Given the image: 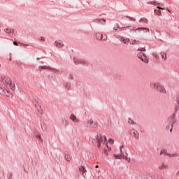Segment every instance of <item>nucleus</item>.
<instances>
[{"label": "nucleus", "instance_id": "obj_13", "mask_svg": "<svg viewBox=\"0 0 179 179\" xmlns=\"http://www.w3.org/2000/svg\"><path fill=\"white\" fill-rule=\"evenodd\" d=\"M4 31L6 34H15V29H13L6 28L4 29Z\"/></svg>", "mask_w": 179, "mask_h": 179}, {"label": "nucleus", "instance_id": "obj_12", "mask_svg": "<svg viewBox=\"0 0 179 179\" xmlns=\"http://www.w3.org/2000/svg\"><path fill=\"white\" fill-rule=\"evenodd\" d=\"M74 62L76 65H79V64H86V61L83 59H74Z\"/></svg>", "mask_w": 179, "mask_h": 179}, {"label": "nucleus", "instance_id": "obj_17", "mask_svg": "<svg viewBox=\"0 0 179 179\" xmlns=\"http://www.w3.org/2000/svg\"><path fill=\"white\" fill-rule=\"evenodd\" d=\"M130 44H131V45H135V44H141V41H138L136 39H133L130 42Z\"/></svg>", "mask_w": 179, "mask_h": 179}, {"label": "nucleus", "instance_id": "obj_39", "mask_svg": "<svg viewBox=\"0 0 179 179\" xmlns=\"http://www.w3.org/2000/svg\"><path fill=\"white\" fill-rule=\"evenodd\" d=\"M157 9H163V8H162V7L158 6Z\"/></svg>", "mask_w": 179, "mask_h": 179}, {"label": "nucleus", "instance_id": "obj_34", "mask_svg": "<svg viewBox=\"0 0 179 179\" xmlns=\"http://www.w3.org/2000/svg\"><path fill=\"white\" fill-rule=\"evenodd\" d=\"M103 41H106L107 40V36H106L103 38Z\"/></svg>", "mask_w": 179, "mask_h": 179}, {"label": "nucleus", "instance_id": "obj_16", "mask_svg": "<svg viewBox=\"0 0 179 179\" xmlns=\"http://www.w3.org/2000/svg\"><path fill=\"white\" fill-rule=\"evenodd\" d=\"M94 22H95V23H102V24H106V20L104 19H96L94 20Z\"/></svg>", "mask_w": 179, "mask_h": 179}, {"label": "nucleus", "instance_id": "obj_28", "mask_svg": "<svg viewBox=\"0 0 179 179\" xmlns=\"http://www.w3.org/2000/svg\"><path fill=\"white\" fill-rule=\"evenodd\" d=\"M138 51H143V52H145V51H146V49L145 48H140L138 49Z\"/></svg>", "mask_w": 179, "mask_h": 179}, {"label": "nucleus", "instance_id": "obj_1", "mask_svg": "<svg viewBox=\"0 0 179 179\" xmlns=\"http://www.w3.org/2000/svg\"><path fill=\"white\" fill-rule=\"evenodd\" d=\"M96 142L98 143V148L99 149L103 150V153L106 155V156H108V152H107V150H108V145L107 144V138L106 136H103L101 134H98L96 136Z\"/></svg>", "mask_w": 179, "mask_h": 179}, {"label": "nucleus", "instance_id": "obj_33", "mask_svg": "<svg viewBox=\"0 0 179 179\" xmlns=\"http://www.w3.org/2000/svg\"><path fill=\"white\" fill-rule=\"evenodd\" d=\"M41 41H45V37H41Z\"/></svg>", "mask_w": 179, "mask_h": 179}, {"label": "nucleus", "instance_id": "obj_23", "mask_svg": "<svg viewBox=\"0 0 179 179\" xmlns=\"http://www.w3.org/2000/svg\"><path fill=\"white\" fill-rule=\"evenodd\" d=\"M96 38L98 40H103V34H96Z\"/></svg>", "mask_w": 179, "mask_h": 179}, {"label": "nucleus", "instance_id": "obj_5", "mask_svg": "<svg viewBox=\"0 0 179 179\" xmlns=\"http://www.w3.org/2000/svg\"><path fill=\"white\" fill-rule=\"evenodd\" d=\"M122 149H124V145H120V154H119V155H114V157L115 159H124L125 157L127 159V157H125V155L124 154V152H122Z\"/></svg>", "mask_w": 179, "mask_h": 179}, {"label": "nucleus", "instance_id": "obj_26", "mask_svg": "<svg viewBox=\"0 0 179 179\" xmlns=\"http://www.w3.org/2000/svg\"><path fill=\"white\" fill-rule=\"evenodd\" d=\"M66 160L67 162H71V155H66Z\"/></svg>", "mask_w": 179, "mask_h": 179}, {"label": "nucleus", "instance_id": "obj_22", "mask_svg": "<svg viewBox=\"0 0 179 179\" xmlns=\"http://www.w3.org/2000/svg\"><path fill=\"white\" fill-rule=\"evenodd\" d=\"M136 30H144V31L145 33H149V29L148 28H143V27H141V28H138L136 29Z\"/></svg>", "mask_w": 179, "mask_h": 179}, {"label": "nucleus", "instance_id": "obj_37", "mask_svg": "<svg viewBox=\"0 0 179 179\" xmlns=\"http://www.w3.org/2000/svg\"><path fill=\"white\" fill-rule=\"evenodd\" d=\"M14 45H17V42H13Z\"/></svg>", "mask_w": 179, "mask_h": 179}, {"label": "nucleus", "instance_id": "obj_38", "mask_svg": "<svg viewBox=\"0 0 179 179\" xmlns=\"http://www.w3.org/2000/svg\"><path fill=\"white\" fill-rule=\"evenodd\" d=\"M176 176H178L179 177V170L177 171Z\"/></svg>", "mask_w": 179, "mask_h": 179}, {"label": "nucleus", "instance_id": "obj_2", "mask_svg": "<svg viewBox=\"0 0 179 179\" xmlns=\"http://www.w3.org/2000/svg\"><path fill=\"white\" fill-rule=\"evenodd\" d=\"M169 121L171 124H168L166 126V130L169 131L170 129V132L173 131V124H176V115L175 113L173 114L172 117L169 118Z\"/></svg>", "mask_w": 179, "mask_h": 179}, {"label": "nucleus", "instance_id": "obj_25", "mask_svg": "<svg viewBox=\"0 0 179 179\" xmlns=\"http://www.w3.org/2000/svg\"><path fill=\"white\" fill-rule=\"evenodd\" d=\"M140 23H148V20L146 19H143V18H141L140 20H139Z\"/></svg>", "mask_w": 179, "mask_h": 179}, {"label": "nucleus", "instance_id": "obj_10", "mask_svg": "<svg viewBox=\"0 0 179 179\" xmlns=\"http://www.w3.org/2000/svg\"><path fill=\"white\" fill-rule=\"evenodd\" d=\"M6 82H7V85H8L11 90H15V84L12 83V80L10 78H8Z\"/></svg>", "mask_w": 179, "mask_h": 179}, {"label": "nucleus", "instance_id": "obj_3", "mask_svg": "<svg viewBox=\"0 0 179 179\" xmlns=\"http://www.w3.org/2000/svg\"><path fill=\"white\" fill-rule=\"evenodd\" d=\"M86 125L89 128H97V127H99V123H97V122H94L90 119L87 120Z\"/></svg>", "mask_w": 179, "mask_h": 179}, {"label": "nucleus", "instance_id": "obj_18", "mask_svg": "<svg viewBox=\"0 0 179 179\" xmlns=\"http://www.w3.org/2000/svg\"><path fill=\"white\" fill-rule=\"evenodd\" d=\"M177 106L175 108V111H178L179 108V94L178 95L177 99H176Z\"/></svg>", "mask_w": 179, "mask_h": 179}, {"label": "nucleus", "instance_id": "obj_20", "mask_svg": "<svg viewBox=\"0 0 179 179\" xmlns=\"http://www.w3.org/2000/svg\"><path fill=\"white\" fill-rule=\"evenodd\" d=\"M79 170H80V171L81 172V173H83V174H85V173H86V168H85V166H81V167H80V169H79Z\"/></svg>", "mask_w": 179, "mask_h": 179}, {"label": "nucleus", "instance_id": "obj_21", "mask_svg": "<svg viewBox=\"0 0 179 179\" xmlns=\"http://www.w3.org/2000/svg\"><path fill=\"white\" fill-rule=\"evenodd\" d=\"M127 122H128V124H130V125L135 124V122L134 121V120H132V119H131L129 117L127 120Z\"/></svg>", "mask_w": 179, "mask_h": 179}, {"label": "nucleus", "instance_id": "obj_40", "mask_svg": "<svg viewBox=\"0 0 179 179\" xmlns=\"http://www.w3.org/2000/svg\"><path fill=\"white\" fill-rule=\"evenodd\" d=\"M98 167H99V165H96V169H98Z\"/></svg>", "mask_w": 179, "mask_h": 179}, {"label": "nucleus", "instance_id": "obj_41", "mask_svg": "<svg viewBox=\"0 0 179 179\" xmlns=\"http://www.w3.org/2000/svg\"><path fill=\"white\" fill-rule=\"evenodd\" d=\"M129 19H130V20H132V18H131V17H129Z\"/></svg>", "mask_w": 179, "mask_h": 179}, {"label": "nucleus", "instance_id": "obj_8", "mask_svg": "<svg viewBox=\"0 0 179 179\" xmlns=\"http://www.w3.org/2000/svg\"><path fill=\"white\" fill-rule=\"evenodd\" d=\"M159 83L152 82L150 83V89H153L154 90H157V88L159 87Z\"/></svg>", "mask_w": 179, "mask_h": 179}, {"label": "nucleus", "instance_id": "obj_19", "mask_svg": "<svg viewBox=\"0 0 179 179\" xmlns=\"http://www.w3.org/2000/svg\"><path fill=\"white\" fill-rule=\"evenodd\" d=\"M161 56L162 59H164V61H166L167 59V55L166 54V52H162Z\"/></svg>", "mask_w": 179, "mask_h": 179}, {"label": "nucleus", "instance_id": "obj_44", "mask_svg": "<svg viewBox=\"0 0 179 179\" xmlns=\"http://www.w3.org/2000/svg\"><path fill=\"white\" fill-rule=\"evenodd\" d=\"M0 66H1V64H0Z\"/></svg>", "mask_w": 179, "mask_h": 179}, {"label": "nucleus", "instance_id": "obj_30", "mask_svg": "<svg viewBox=\"0 0 179 179\" xmlns=\"http://www.w3.org/2000/svg\"><path fill=\"white\" fill-rule=\"evenodd\" d=\"M108 143H110V145H113V143H114V140L110 139V140L108 141Z\"/></svg>", "mask_w": 179, "mask_h": 179}, {"label": "nucleus", "instance_id": "obj_6", "mask_svg": "<svg viewBox=\"0 0 179 179\" xmlns=\"http://www.w3.org/2000/svg\"><path fill=\"white\" fill-rule=\"evenodd\" d=\"M157 92H158V93H161L162 94H166L167 93V90H166V88L162 84H159V85H158V88H157Z\"/></svg>", "mask_w": 179, "mask_h": 179}, {"label": "nucleus", "instance_id": "obj_36", "mask_svg": "<svg viewBox=\"0 0 179 179\" xmlns=\"http://www.w3.org/2000/svg\"><path fill=\"white\" fill-rule=\"evenodd\" d=\"M155 12H159V13H162L161 10H155Z\"/></svg>", "mask_w": 179, "mask_h": 179}, {"label": "nucleus", "instance_id": "obj_43", "mask_svg": "<svg viewBox=\"0 0 179 179\" xmlns=\"http://www.w3.org/2000/svg\"><path fill=\"white\" fill-rule=\"evenodd\" d=\"M37 59H39V58H37Z\"/></svg>", "mask_w": 179, "mask_h": 179}, {"label": "nucleus", "instance_id": "obj_11", "mask_svg": "<svg viewBox=\"0 0 179 179\" xmlns=\"http://www.w3.org/2000/svg\"><path fill=\"white\" fill-rule=\"evenodd\" d=\"M158 169L159 170H166L169 169V165L164 162H162L161 164H159Z\"/></svg>", "mask_w": 179, "mask_h": 179}, {"label": "nucleus", "instance_id": "obj_32", "mask_svg": "<svg viewBox=\"0 0 179 179\" xmlns=\"http://www.w3.org/2000/svg\"><path fill=\"white\" fill-rule=\"evenodd\" d=\"M168 156H169L170 157H173L174 156H176V154H173V155H170V154H166Z\"/></svg>", "mask_w": 179, "mask_h": 179}, {"label": "nucleus", "instance_id": "obj_4", "mask_svg": "<svg viewBox=\"0 0 179 179\" xmlns=\"http://www.w3.org/2000/svg\"><path fill=\"white\" fill-rule=\"evenodd\" d=\"M137 57L138 58H139V59H141L143 62H145V64H149V59H148V56H145L144 53L138 52L137 54Z\"/></svg>", "mask_w": 179, "mask_h": 179}, {"label": "nucleus", "instance_id": "obj_24", "mask_svg": "<svg viewBox=\"0 0 179 179\" xmlns=\"http://www.w3.org/2000/svg\"><path fill=\"white\" fill-rule=\"evenodd\" d=\"M64 87H65V89H66V90H71V83H66Z\"/></svg>", "mask_w": 179, "mask_h": 179}, {"label": "nucleus", "instance_id": "obj_29", "mask_svg": "<svg viewBox=\"0 0 179 179\" xmlns=\"http://www.w3.org/2000/svg\"><path fill=\"white\" fill-rule=\"evenodd\" d=\"M36 138H37V139H39V141H41V142H43V138H41V136L38 135V136H36Z\"/></svg>", "mask_w": 179, "mask_h": 179}, {"label": "nucleus", "instance_id": "obj_7", "mask_svg": "<svg viewBox=\"0 0 179 179\" xmlns=\"http://www.w3.org/2000/svg\"><path fill=\"white\" fill-rule=\"evenodd\" d=\"M130 134L132 135V136H134L136 139H139V133L134 129L130 130Z\"/></svg>", "mask_w": 179, "mask_h": 179}, {"label": "nucleus", "instance_id": "obj_9", "mask_svg": "<svg viewBox=\"0 0 179 179\" xmlns=\"http://www.w3.org/2000/svg\"><path fill=\"white\" fill-rule=\"evenodd\" d=\"M70 120H71V121H73V122H75L76 124L80 122L79 118H78L74 114H71L70 115Z\"/></svg>", "mask_w": 179, "mask_h": 179}, {"label": "nucleus", "instance_id": "obj_15", "mask_svg": "<svg viewBox=\"0 0 179 179\" xmlns=\"http://www.w3.org/2000/svg\"><path fill=\"white\" fill-rule=\"evenodd\" d=\"M55 47H57L58 48H62V47H64V43L59 41H55Z\"/></svg>", "mask_w": 179, "mask_h": 179}, {"label": "nucleus", "instance_id": "obj_14", "mask_svg": "<svg viewBox=\"0 0 179 179\" xmlns=\"http://www.w3.org/2000/svg\"><path fill=\"white\" fill-rule=\"evenodd\" d=\"M120 41L122 43H123V44H126L127 45H128V44H129V41H131V40H129V38L122 37L120 38Z\"/></svg>", "mask_w": 179, "mask_h": 179}, {"label": "nucleus", "instance_id": "obj_35", "mask_svg": "<svg viewBox=\"0 0 179 179\" xmlns=\"http://www.w3.org/2000/svg\"><path fill=\"white\" fill-rule=\"evenodd\" d=\"M163 153H165V155H167L166 153V152H164V151H161V153H160V155H163Z\"/></svg>", "mask_w": 179, "mask_h": 179}, {"label": "nucleus", "instance_id": "obj_27", "mask_svg": "<svg viewBox=\"0 0 179 179\" xmlns=\"http://www.w3.org/2000/svg\"><path fill=\"white\" fill-rule=\"evenodd\" d=\"M39 69H50V67L47 66H42L39 68Z\"/></svg>", "mask_w": 179, "mask_h": 179}, {"label": "nucleus", "instance_id": "obj_42", "mask_svg": "<svg viewBox=\"0 0 179 179\" xmlns=\"http://www.w3.org/2000/svg\"><path fill=\"white\" fill-rule=\"evenodd\" d=\"M132 20H135V19H132Z\"/></svg>", "mask_w": 179, "mask_h": 179}, {"label": "nucleus", "instance_id": "obj_31", "mask_svg": "<svg viewBox=\"0 0 179 179\" xmlns=\"http://www.w3.org/2000/svg\"><path fill=\"white\" fill-rule=\"evenodd\" d=\"M153 57H155V58L157 59L159 58V55H157V53H153Z\"/></svg>", "mask_w": 179, "mask_h": 179}]
</instances>
